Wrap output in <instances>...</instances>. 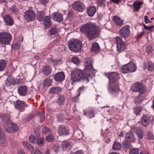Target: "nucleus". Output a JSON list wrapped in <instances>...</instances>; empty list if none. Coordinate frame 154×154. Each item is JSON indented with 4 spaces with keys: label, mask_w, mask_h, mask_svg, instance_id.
Segmentation results:
<instances>
[{
    "label": "nucleus",
    "mask_w": 154,
    "mask_h": 154,
    "mask_svg": "<svg viewBox=\"0 0 154 154\" xmlns=\"http://www.w3.org/2000/svg\"><path fill=\"white\" fill-rule=\"evenodd\" d=\"M11 40L12 36L11 34L6 32L0 33V43L2 45H8Z\"/></svg>",
    "instance_id": "6"
},
{
    "label": "nucleus",
    "mask_w": 154,
    "mask_h": 154,
    "mask_svg": "<svg viewBox=\"0 0 154 154\" xmlns=\"http://www.w3.org/2000/svg\"><path fill=\"white\" fill-rule=\"evenodd\" d=\"M61 90L62 88L60 87H53L50 89L49 93L51 94H56L61 91Z\"/></svg>",
    "instance_id": "28"
},
{
    "label": "nucleus",
    "mask_w": 154,
    "mask_h": 154,
    "mask_svg": "<svg viewBox=\"0 0 154 154\" xmlns=\"http://www.w3.org/2000/svg\"><path fill=\"white\" fill-rule=\"evenodd\" d=\"M65 74L63 72H59L55 74L54 76V80L57 82H62L65 79Z\"/></svg>",
    "instance_id": "14"
},
{
    "label": "nucleus",
    "mask_w": 154,
    "mask_h": 154,
    "mask_svg": "<svg viewBox=\"0 0 154 154\" xmlns=\"http://www.w3.org/2000/svg\"><path fill=\"white\" fill-rule=\"evenodd\" d=\"M71 143L67 141H63L62 143V147L63 149H66L71 145Z\"/></svg>",
    "instance_id": "41"
},
{
    "label": "nucleus",
    "mask_w": 154,
    "mask_h": 154,
    "mask_svg": "<svg viewBox=\"0 0 154 154\" xmlns=\"http://www.w3.org/2000/svg\"><path fill=\"white\" fill-rule=\"evenodd\" d=\"M23 144L24 146H26L27 148L30 151L32 154L34 153L35 151L34 150V148L32 145L26 142H23Z\"/></svg>",
    "instance_id": "32"
},
{
    "label": "nucleus",
    "mask_w": 154,
    "mask_h": 154,
    "mask_svg": "<svg viewBox=\"0 0 154 154\" xmlns=\"http://www.w3.org/2000/svg\"><path fill=\"white\" fill-rule=\"evenodd\" d=\"M27 87L25 86H21L17 89L18 92L20 96H25L28 91Z\"/></svg>",
    "instance_id": "19"
},
{
    "label": "nucleus",
    "mask_w": 154,
    "mask_h": 154,
    "mask_svg": "<svg viewBox=\"0 0 154 154\" xmlns=\"http://www.w3.org/2000/svg\"><path fill=\"white\" fill-rule=\"evenodd\" d=\"M53 136L51 135H49L46 137V140L47 141L49 142H50L53 140Z\"/></svg>",
    "instance_id": "58"
},
{
    "label": "nucleus",
    "mask_w": 154,
    "mask_h": 154,
    "mask_svg": "<svg viewBox=\"0 0 154 154\" xmlns=\"http://www.w3.org/2000/svg\"><path fill=\"white\" fill-rule=\"evenodd\" d=\"M141 110V108L138 106H136L135 107V114L137 115L139 114Z\"/></svg>",
    "instance_id": "57"
},
{
    "label": "nucleus",
    "mask_w": 154,
    "mask_h": 154,
    "mask_svg": "<svg viewBox=\"0 0 154 154\" xmlns=\"http://www.w3.org/2000/svg\"><path fill=\"white\" fill-rule=\"evenodd\" d=\"M80 31L89 40H92L100 36L101 29L96 23L89 22L82 26Z\"/></svg>",
    "instance_id": "2"
},
{
    "label": "nucleus",
    "mask_w": 154,
    "mask_h": 154,
    "mask_svg": "<svg viewBox=\"0 0 154 154\" xmlns=\"http://www.w3.org/2000/svg\"><path fill=\"white\" fill-rule=\"evenodd\" d=\"M150 118L146 115H144L141 119V122L142 125L146 126L149 123Z\"/></svg>",
    "instance_id": "25"
},
{
    "label": "nucleus",
    "mask_w": 154,
    "mask_h": 154,
    "mask_svg": "<svg viewBox=\"0 0 154 154\" xmlns=\"http://www.w3.org/2000/svg\"><path fill=\"white\" fill-rule=\"evenodd\" d=\"M33 154H44L42 152L38 149H36L35 150ZM45 154H50V150L48 149L45 152Z\"/></svg>",
    "instance_id": "42"
},
{
    "label": "nucleus",
    "mask_w": 154,
    "mask_h": 154,
    "mask_svg": "<svg viewBox=\"0 0 154 154\" xmlns=\"http://www.w3.org/2000/svg\"><path fill=\"white\" fill-rule=\"evenodd\" d=\"M74 13L72 11H69L68 12L67 17L69 18L72 17L74 15Z\"/></svg>",
    "instance_id": "56"
},
{
    "label": "nucleus",
    "mask_w": 154,
    "mask_h": 154,
    "mask_svg": "<svg viewBox=\"0 0 154 154\" xmlns=\"http://www.w3.org/2000/svg\"><path fill=\"white\" fill-rule=\"evenodd\" d=\"M6 144V139L4 138L0 137V145L1 146H4Z\"/></svg>",
    "instance_id": "47"
},
{
    "label": "nucleus",
    "mask_w": 154,
    "mask_h": 154,
    "mask_svg": "<svg viewBox=\"0 0 154 154\" xmlns=\"http://www.w3.org/2000/svg\"><path fill=\"white\" fill-rule=\"evenodd\" d=\"M15 82V81L14 78L11 76H9L7 78V81L6 82V85L8 84L9 85H10V84H9L10 83L12 84H14Z\"/></svg>",
    "instance_id": "37"
},
{
    "label": "nucleus",
    "mask_w": 154,
    "mask_h": 154,
    "mask_svg": "<svg viewBox=\"0 0 154 154\" xmlns=\"http://www.w3.org/2000/svg\"><path fill=\"white\" fill-rule=\"evenodd\" d=\"M42 131L44 134H46L49 132L50 130L48 127H45L42 129Z\"/></svg>",
    "instance_id": "55"
},
{
    "label": "nucleus",
    "mask_w": 154,
    "mask_h": 154,
    "mask_svg": "<svg viewBox=\"0 0 154 154\" xmlns=\"http://www.w3.org/2000/svg\"><path fill=\"white\" fill-rule=\"evenodd\" d=\"M100 50V46L97 43H94L92 45V48L91 49V51L97 52H99Z\"/></svg>",
    "instance_id": "30"
},
{
    "label": "nucleus",
    "mask_w": 154,
    "mask_h": 154,
    "mask_svg": "<svg viewBox=\"0 0 154 154\" xmlns=\"http://www.w3.org/2000/svg\"><path fill=\"white\" fill-rule=\"evenodd\" d=\"M1 116L3 122V128L7 132L11 133L12 129L9 127V124L11 122L10 116L7 114L3 113L1 114Z\"/></svg>",
    "instance_id": "5"
},
{
    "label": "nucleus",
    "mask_w": 154,
    "mask_h": 154,
    "mask_svg": "<svg viewBox=\"0 0 154 154\" xmlns=\"http://www.w3.org/2000/svg\"><path fill=\"white\" fill-rule=\"evenodd\" d=\"M39 2L41 4L43 5L44 6H45L47 3L49 2V0H38Z\"/></svg>",
    "instance_id": "59"
},
{
    "label": "nucleus",
    "mask_w": 154,
    "mask_h": 154,
    "mask_svg": "<svg viewBox=\"0 0 154 154\" xmlns=\"http://www.w3.org/2000/svg\"><path fill=\"white\" fill-rule=\"evenodd\" d=\"M125 140H127L130 143L134 142V137L133 133L131 131L127 132L125 134Z\"/></svg>",
    "instance_id": "18"
},
{
    "label": "nucleus",
    "mask_w": 154,
    "mask_h": 154,
    "mask_svg": "<svg viewBox=\"0 0 154 154\" xmlns=\"http://www.w3.org/2000/svg\"><path fill=\"white\" fill-rule=\"evenodd\" d=\"M67 45L69 49L75 52H79L82 47V42L80 40L73 38L68 42Z\"/></svg>",
    "instance_id": "4"
},
{
    "label": "nucleus",
    "mask_w": 154,
    "mask_h": 154,
    "mask_svg": "<svg viewBox=\"0 0 154 154\" xmlns=\"http://www.w3.org/2000/svg\"><path fill=\"white\" fill-rule=\"evenodd\" d=\"M15 108L19 111L23 112L25 110V108L27 106V104L24 101L18 100L14 103Z\"/></svg>",
    "instance_id": "10"
},
{
    "label": "nucleus",
    "mask_w": 154,
    "mask_h": 154,
    "mask_svg": "<svg viewBox=\"0 0 154 154\" xmlns=\"http://www.w3.org/2000/svg\"><path fill=\"white\" fill-rule=\"evenodd\" d=\"M143 69L144 70L147 69L148 71H152L154 70V64L151 62H148L144 63Z\"/></svg>",
    "instance_id": "22"
},
{
    "label": "nucleus",
    "mask_w": 154,
    "mask_h": 154,
    "mask_svg": "<svg viewBox=\"0 0 154 154\" xmlns=\"http://www.w3.org/2000/svg\"><path fill=\"white\" fill-rule=\"evenodd\" d=\"M57 132L60 136L68 135L69 132L66 128L63 126L60 125L58 128Z\"/></svg>",
    "instance_id": "15"
},
{
    "label": "nucleus",
    "mask_w": 154,
    "mask_h": 154,
    "mask_svg": "<svg viewBox=\"0 0 154 154\" xmlns=\"http://www.w3.org/2000/svg\"><path fill=\"white\" fill-rule=\"evenodd\" d=\"M148 138L149 140H153L154 139V136L151 133H149L148 134Z\"/></svg>",
    "instance_id": "63"
},
{
    "label": "nucleus",
    "mask_w": 154,
    "mask_h": 154,
    "mask_svg": "<svg viewBox=\"0 0 154 154\" xmlns=\"http://www.w3.org/2000/svg\"><path fill=\"white\" fill-rule=\"evenodd\" d=\"M109 78V91L113 94H117L120 91L118 80L119 74L116 72H112L106 74Z\"/></svg>",
    "instance_id": "3"
},
{
    "label": "nucleus",
    "mask_w": 154,
    "mask_h": 154,
    "mask_svg": "<svg viewBox=\"0 0 154 154\" xmlns=\"http://www.w3.org/2000/svg\"><path fill=\"white\" fill-rule=\"evenodd\" d=\"M85 69L82 71L80 69H75L71 73V79L74 82L85 80L88 82L91 76L90 72L93 69L92 61L89 58L86 59L84 62Z\"/></svg>",
    "instance_id": "1"
},
{
    "label": "nucleus",
    "mask_w": 154,
    "mask_h": 154,
    "mask_svg": "<svg viewBox=\"0 0 154 154\" xmlns=\"http://www.w3.org/2000/svg\"><path fill=\"white\" fill-rule=\"evenodd\" d=\"M143 4V2L142 1H135V11H138V10L140 9Z\"/></svg>",
    "instance_id": "39"
},
{
    "label": "nucleus",
    "mask_w": 154,
    "mask_h": 154,
    "mask_svg": "<svg viewBox=\"0 0 154 154\" xmlns=\"http://www.w3.org/2000/svg\"><path fill=\"white\" fill-rule=\"evenodd\" d=\"M20 44L19 43V41L17 43L13 44L11 45L12 48L14 50H17L20 48Z\"/></svg>",
    "instance_id": "45"
},
{
    "label": "nucleus",
    "mask_w": 154,
    "mask_h": 154,
    "mask_svg": "<svg viewBox=\"0 0 154 154\" xmlns=\"http://www.w3.org/2000/svg\"><path fill=\"white\" fill-rule=\"evenodd\" d=\"M96 7L94 6H90L87 8V13L88 15L90 17H93L96 11Z\"/></svg>",
    "instance_id": "23"
},
{
    "label": "nucleus",
    "mask_w": 154,
    "mask_h": 154,
    "mask_svg": "<svg viewBox=\"0 0 154 154\" xmlns=\"http://www.w3.org/2000/svg\"><path fill=\"white\" fill-rule=\"evenodd\" d=\"M121 70L122 73H124L134 72L135 64L134 63L130 62L123 66L121 68Z\"/></svg>",
    "instance_id": "9"
},
{
    "label": "nucleus",
    "mask_w": 154,
    "mask_h": 154,
    "mask_svg": "<svg viewBox=\"0 0 154 154\" xmlns=\"http://www.w3.org/2000/svg\"><path fill=\"white\" fill-rule=\"evenodd\" d=\"M11 11L14 13H15L19 11V10L15 7H13L11 8Z\"/></svg>",
    "instance_id": "64"
},
{
    "label": "nucleus",
    "mask_w": 154,
    "mask_h": 154,
    "mask_svg": "<svg viewBox=\"0 0 154 154\" xmlns=\"http://www.w3.org/2000/svg\"><path fill=\"white\" fill-rule=\"evenodd\" d=\"M59 147L57 144H55L52 147L53 149L56 153L59 151Z\"/></svg>",
    "instance_id": "52"
},
{
    "label": "nucleus",
    "mask_w": 154,
    "mask_h": 154,
    "mask_svg": "<svg viewBox=\"0 0 154 154\" xmlns=\"http://www.w3.org/2000/svg\"><path fill=\"white\" fill-rule=\"evenodd\" d=\"M112 20L117 25L121 26L123 24V20H121L117 15L114 16L112 18Z\"/></svg>",
    "instance_id": "26"
},
{
    "label": "nucleus",
    "mask_w": 154,
    "mask_h": 154,
    "mask_svg": "<svg viewBox=\"0 0 154 154\" xmlns=\"http://www.w3.org/2000/svg\"><path fill=\"white\" fill-rule=\"evenodd\" d=\"M130 143L127 140H124L122 144V147L124 150H127L129 148L132 147Z\"/></svg>",
    "instance_id": "31"
},
{
    "label": "nucleus",
    "mask_w": 154,
    "mask_h": 154,
    "mask_svg": "<svg viewBox=\"0 0 154 154\" xmlns=\"http://www.w3.org/2000/svg\"><path fill=\"white\" fill-rule=\"evenodd\" d=\"M153 50L152 47L151 45H148L146 48V51L147 53L151 52Z\"/></svg>",
    "instance_id": "53"
},
{
    "label": "nucleus",
    "mask_w": 154,
    "mask_h": 154,
    "mask_svg": "<svg viewBox=\"0 0 154 154\" xmlns=\"http://www.w3.org/2000/svg\"><path fill=\"white\" fill-rule=\"evenodd\" d=\"M45 14V13L44 11L38 12L37 14V20L40 22H43Z\"/></svg>",
    "instance_id": "27"
},
{
    "label": "nucleus",
    "mask_w": 154,
    "mask_h": 154,
    "mask_svg": "<svg viewBox=\"0 0 154 154\" xmlns=\"http://www.w3.org/2000/svg\"><path fill=\"white\" fill-rule=\"evenodd\" d=\"M58 32V30L57 27H51L49 30V33L51 35H56Z\"/></svg>",
    "instance_id": "33"
},
{
    "label": "nucleus",
    "mask_w": 154,
    "mask_h": 154,
    "mask_svg": "<svg viewBox=\"0 0 154 154\" xmlns=\"http://www.w3.org/2000/svg\"><path fill=\"white\" fill-rule=\"evenodd\" d=\"M121 148V145L120 143L115 141L112 146V149L113 150H119Z\"/></svg>",
    "instance_id": "35"
},
{
    "label": "nucleus",
    "mask_w": 154,
    "mask_h": 154,
    "mask_svg": "<svg viewBox=\"0 0 154 154\" xmlns=\"http://www.w3.org/2000/svg\"><path fill=\"white\" fill-rule=\"evenodd\" d=\"M24 17L27 22L33 21L36 18L35 13L32 10H28L25 12Z\"/></svg>",
    "instance_id": "7"
},
{
    "label": "nucleus",
    "mask_w": 154,
    "mask_h": 154,
    "mask_svg": "<svg viewBox=\"0 0 154 154\" xmlns=\"http://www.w3.org/2000/svg\"><path fill=\"white\" fill-rule=\"evenodd\" d=\"M34 117V116L32 114H29L26 118L25 121L26 122H29L30 120L32 119Z\"/></svg>",
    "instance_id": "54"
},
{
    "label": "nucleus",
    "mask_w": 154,
    "mask_h": 154,
    "mask_svg": "<svg viewBox=\"0 0 154 154\" xmlns=\"http://www.w3.org/2000/svg\"><path fill=\"white\" fill-rule=\"evenodd\" d=\"M84 114L88 116L91 118L94 117V110L92 109H88L86 112H84Z\"/></svg>",
    "instance_id": "36"
},
{
    "label": "nucleus",
    "mask_w": 154,
    "mask_h": 154,
    "mask_svg": "<svg viewBox=\"0 0 154 154\" xmlns=\"http://www.w3.org/2000/svg\"><path fill=\"white\" fill-rule=\"evenodd\" d=\"M72 60L73 63L78 64L80 63V60L77 57H74L72 58Z\"/></svg>",
    "instance_id": "48"
},
{
    "label": "nucleus",
    "mask_w": 154,
    "mask_h": 154,
    "mask_svg": "<svg viewBox=\"0 0 154 154\" xmlns=\"http://www.w3.org/2000/svg\"><path fill=\"white\" fill-rule=\"evenodd\" d=\"M64 118V114L62 113H60L59 114L58 116L57 117V119L58 121L62 122Z\"/></svg>",
    "instance_id": "51"
},
{
    "label": "nucleus",
    "mask_w": 154,
    "mask_h": 154,
    "mask_svg": "<svg viewBox=\"0 0 154 154\" xmlns=\"http://www.w3.org/2000/svg\"><path fill=\"white\" fill-rule=\"evenodd\" d=\"M66 100V97L63 95H60L58 96L57 103L59 106L64 105Z\"/></svg>",
    "instance_id": "24"
},
{
    "label": "nucleus",
    "mask_w": 154,
    "mask_h": 154,
    "mask_svg": "<svg viewBox=\"0 0 154 154\" xmlns=\"http://www.w3.org/2000/svg\"><path fill=\"white\" fill-rule=\"evenodd\" d=\"M143 26L144 29L149 30H151L152 29V28L154 26V25L153 26H146L145 24H144Z\"/></svg>",
    "instance_id": "60"
},
{
    "label": "nucleus",
    "mask_w": 154,
    "mask_h": 154,
    "mask_svg": "<svg viewBox=\"0 0 154 154\" xmlns=\"http://www.w3.org/2000/svg\"><path fill=\"white\" fill-rule=\"evenodd\" d=\"M117 44V51L119 53L123 51L126 47L125 43L122 41V39L119 37L117 36L115 38Z\"/></svg>",
    "instance_id": "8"
},
{
    "label": "nucleus",
    "mask_w": 154,
    "mask_h": 154,
    "mask_svg": "<svg viewBox=\"0 0 154 154\" xmlns=\"http://www.w3.org/2000/svg\"><path fill=\"white\" fill-rule=\"evenodd\" d=\"M129 28L128 25L125 26L122 28L119 32L120 35L125 38L128 37L130 35Z\"/></svg>",
    "instance_id": "11"
},
{
    "label": "nucleus",
    "mask_w": 154,
    "mask_h": 154,
    "mask_svg": "<svg viewBox=\"0 0 154 154\" xmlns=\"http://www.w3.org/2000/svg\"><path fill=\"white\" fill-rule=\"evenodd\" d=\"M45 28L48 29L52 25L51 19L49 16H46L43 21Z\"/></svg>",
    "instance_id": "21"
},
{
    "label": "nucleus",
    "mask_w": 154,
    "mask_h": 154,
    "mask_svg": "<svg viewBox=\"0 0 154 154\" xmlns=\"http://www.w3.org/2000/svg\"><path fill=\"white\" fill-rule=\"evenodd\" d=\"M7 63L6 61L4 60H0V71H3L5 69Z\"/></svg>",
    "instance_id": "34"
},
{
    "label": "nucleus",
    "mask_w": 154,
    "mask_h": 154,
    "mask_svg": "<svg viewBox=\"0 0 154 154\" xmlns=\"http://www.w3.org/2000/svg\"><path fill=\"white\" fill-rule=\"evenodd\" d=\"M136 134L139 138L141 139L143 138V133L142 130L140 129H137L136 130Z\"/></svg>",
    "instance_id": "43"
},
{
    "label": "nucleus",
    "mask_w": 154,
    "mask_h": 154,
    "mask_svg": "<svg viewBox=\"0 0 154 154\" xmlns=\"http://www.w3.org/2000/svg\"><path fill=\"white\" fill-rule=\"evenodd\" d=\"M52 83V80L50 78L48 77L43 80L42 84L44 87H46L51 85Z\"/></svg>",
    "instance_id": "29"
},
{
    "label": "nucleus",
    "mask_w": 154,
    "mask_h": 154,
    "mask_svg": "<svg viewBox=\"0 0 154 154\" xmlns=\"http://www.w3.org/2000/svg\"><path fill=\"white\" fill-rule=\"evenodd\" d=\"M4 20L5 24L7 26H11L14 23L13 19L9 15H6L4 17Z\"/></svg>",
    "instance_id": "17"
},
{
    "label": "nucleus",
    "mask_w": 154,
    "mask_h": 154,
    "mask_svg": "<svg viewBox=\"0 0 154 154\" xmlns=\"http://www.w3.org/2000/svg\"><path fill=\"white\" fill-rule=\"evenodd\" d=\"M35 137V136L33 134H31L29 137V141L32 143H34Z\"/></svg>",
    "instance_id": "50"
},
{
    "label": "nucleus",
    "mask_w": 154,
    "mask_h": 154,
    "mask_svg": "<svg viewBox=\"0 0 154 154\" xmlns=\"http://www.w3.org/2000/svg\"><path fill=\"white\" fill-rule=\"evenodd\" d=\"M97 4L100 6L105 5V0H97Z\"/></svg>",
    "instance_id": "49"
},
{
    "label": "nucleus",
    "mask_w": 154,
    "mask_h": 154,
    "mask_svg": "<svg viewBox=\"0 0 154 154\" xmlns=\"http://www.w3.org/2000/svg\"><path fill=\"white\" fill-rule=\"evenodd\" d=\"M40 130L39 129H37L36 131L34 129V132L35 135L38 137H39L40 136Z\"/></svg>",
    "instance_id": "61"
},
{
    "label": "nucleus",
    "mask_w": 154,
    "mask_h": 154,
    "mask_svg": "<svg viewBox=\"0 0 154 154\" xmlns=\"http://www.w3.org/2000/svg\"><path fill=\"white\" fill-rule=\"evenodd\" d=\"M10 123V125L11 127L10 128L12 129V132L13 131L15 132H17L19 128L17 125L13 122H11Z\"/></svg>",
    "instance_id": "38"
},
{
    "label": "nucleus",
    "mask_w": 154,
    "mask_h": 154,
    "mask_svg": "<svg viewBox=\"0 0 154 154\" xmlns=\"http://www.w3.org/2000/svg\"><path fill=\"white\" fill-rule=\"evenodd\" d=\"M48 61L52 63L53 64L55 65H57L60 61L57 59H54L53 58H49Z\"/></svg>",
    "instance_id": "46"
},
{
    "label": "nucleus",
    "mask_w": 154,
    "mask_h": 154,
    "mask_svg": "<svg viewBox=\"0 0 154 154\" xmlns=\"http://www.w3.org/2000/svg\"><path fill=\"white\" fill-rule=\"evenodd\" d=\"M72 8L79 11L82 12L84 10V6L83 3L79 1L74 2L72 5Z\"/></svg>",
    "instance_id": "12"
},
{
    "label": "nucleus",
    "mask_w": 154,
    "mask_h": 154,
    "mask_svg": "<svg viewBox=\"0 0 154 154\" xmlns=\"http://www.w3.org/2000/svg\"><path fill=\"white\" fill-rule=\"evenodd\" d=\"M146 87L141 82L135 83V92H138L140 94H142L146 91Z\"/></svg>",
    "instance_id": "13"
},
{
    "label": "nucleus",
    "mask_w": 154,
    "mask_h": 154,
    "mask_svg": "<svg viewBox=\"0 0 154 154\" xmlns=\"http://www.w3.org/2000/svg\"><path fill=\"white\" fill-rule=\"evenodd\" d=\"M144 34V32H140L139 34H138L137 36L136 39L137 40H139L140 38Z\"/></svg>",
    "instance_id": "62"
},
{
    "label": "nucleus",
    "mask_w": 154,
    "mask_h": 154,
    "mask_svg": "<svg viewBox=\"0 0 154 154\" xmlns=\"http://www.w3.org/2000/svg\"><path fill=\"white\" fill-rule=\"evenodd\" d=\"M37 115L39 116L40 118V122L42 123L44 122L45 119V117L44 115L42 114L41 112H37Z\"/></svg>",
    "instance_id": "40"
},
{
    "label": "nucleus",
    "mask_w": 154,
    "mask_h": 154,
    "mask_svg": "<svg viewBox=\"0 0 154 154\" xmlns=\"http://www.w3.org/2000/svg\"><path fill=\"white\" fill-rule=\"evenodd\" d=\"M44 140L45 139L43 137L38 138L37 140V143L39 146H41L43 145Z\"/></svg>",
    "instance_id": "44"
},
{
    "label": "nucleus",
    "mask_w": 154,
    "mask_h": 154,
    "mask_svg": "<svg viewBox=\"0 0 154 154\" xmlns=\"http://www.w3.org/2000/svg\"><path fill=\"white\" fill-rule=\"evenodd\" d=\"M53 19L55 21L61 22L63 20V16L58 12H55L51 14Z\"/></svg>",
    "instance_id": "16"
},
{
    "label": "nucleus",
    "mask_w": 154,
    "mask_h": 154,
    "mask_svg": "<svg viewBox=\"0 0 154 154\" xmlns=\"http://www.w3.org/2000/svg\"><path fill=\"white\" fill-rule=\"evenodd\" d=\"M52 72V68L50 65L46 64L42 68V72L45 75H48Z\"/></svg>",
    "instance_id": "20"
}]
</instances>
